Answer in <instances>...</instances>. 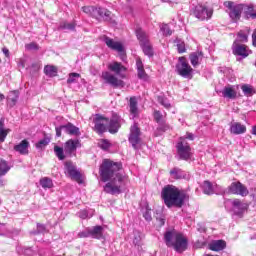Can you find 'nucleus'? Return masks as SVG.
Returning <instances> with one entry per match:
<instances>
[{
	"label": "nucleus",
	"mask_w": 256,
	"mask_h": 256,
	"mask_svg": "<svg viewBox=\"0 0 256 256\" xmlns=\"http://www.w3.org/2000/svg\"><path fill=\"white\" fill-rule=\"evenodd\" d=\"M123 169V165L109 159H104L100 166L101 181L106 183L104 186L105 193L110 195L121 194V185L123 183V175L119 173ZM108 181V182H107Z\"/></svg>",
	"instance_id": "obj_1"
},
{
	"label": "nucleus",
	"mask_w": 256,
	"mask_h": 256,
	"mask_svg": "<svg viewBox=\"0 0 256 256\" xmlns=\"http://www.w3.org/2000/svg\"><path fill=\"white\" fill-rule=\"evenodd\" d=\"M161 197L164 204L169 209H171V207L181 208L185 205V201H187V193L179 190V188L173 185H166L162 189Z\"/></svg>",
	"instance_id": "obj_2"
},
{
	"label": "nucleus",
	"mask_w": 256,
	"mask_h": 256,
	"mask_svg": "<svg viewBox=\"0 0 256 256\" xmlns=\"http://www.w3.org/2000/svg\"><path fill=\"white\" fill-rule=\"evenodd\" d=\"M164 241L167 247H173L177 253H183L187 250V238L176 230H168L164 233Z\"/></svg>",
	"instance_id": "obj_3"
},
{
	"label": "nucleus",
	"mask_w": 256,
	"mask_h": 256,
	"mask_svg": "<svg viewBox=\"0 0 256 256\" xmlns=\"http://www.w3.org/2000/svg\"><path fill=\"white\" fill-rule=\"evenodd\" d=\"M224 7L227 8L226 13H228L230 19L233 23H237L241 19V14L243 13L244 5L236 4L233 1L224 2Z\"/></svg>",
	"instance_id": "obj_4"
},
{
	"label": "nucleus",
	"mask_w": 256,
	"mask_h": 256,
	"mask_svg": "<svg viewBox=\"0 0 256 256\" xmlns=\"http://www.w3.org/2000/svg\"><path fill=\"white\" fill-rule=\"evenodd\" d=\"M176 71L178 75L184 77V79H191L193 77V68L187 62L185 57H180L179 62L176 65Z\"/></svg>",
	"instance_id": "obj_5"
},
{
	"label": "nucleus",
	"mask_w": 256,
	"mask_h": 256,
	"mask_svg": "<svg viewBox=\"0 0 256 256\" xmlns=\"http://www.w3.org/2000/svg\"><path fill=\"white\" fill-rule=\"evenodd\" d=\"M192 15L200 21H205V19H211L213 16V9H209L203 5H197L193 8Z\"/></svg>",
	"instance_id": "obj_6"
},
{
	"label": "nucleus",
	"mask_w": 256,
	"mask_h": 256,
	"mask_svg": "<svg viewBox=\"0 0 256 256\" xmlns=\"http://www.w3.org/2000/svg\"><path fill=\"white\" fill-rule=\"evenodd\" d=\"M102 79L107 83L108 85H111L112 87H124L125 83L123 80L117 78V76L113 75L109 71L102 72Z\"/></svg>",
	"instance_id": "obj_7"
},
{
	"label": "nucleus",
	"mask_w": 256,
	"mask_h": 256,
	"mask_svg": "<svg viewBox=\"0 0 256 256\" xmlns=\"http://www.w3.org/2000/svg\"><path fill=\"white\" fill-rule=\"evenodd\" d=\"M228 193L233 195H241V197H247L249 195V190L241 182H233L228 187Z\"/></svg>",
	"instance_id": "obj_8"
},
{
	"label": "nucleus",
	"mask_w": 256,
	"mask_h": 256,
	"mask_svg": "<svg viewBox=\"0 0 256 256\" xmlns=\"http://www.w3.org/2000/svg\"><path fill=\"white\" fill-rule=\"evenodd\" d=\"M81 148V140L79 139H69L64 144V151L66 155L70 157L77 153V149Z\"/></svg>",
	"instance_id": "obj_9"
},
{
	"label": "nucleus",
	"mask_w": 256,
	"mask_h": 256,
	"mask_svg": "<svg viewBox=\"0 0 256 256\" xmlns=\"http://www.w3.org/2000/svg\"><path fill=\"white\" fill-rule=\"evenodd\" d=\"M178 156L183 161L191 159V147L185 141H181L177 144Z\"/></svg>",
	"instance_id": "obj_10"
},
{
	"label": "nucleus",
	"mask_w": 256,
	"mask_h": 256,
	"mask_svg": "<svg viewBox=\"0 0 256 256\" xmlns=\"http://www.w3.org/2000/svg\"><path fill=\"white\" fill-rule=\"evenodd\" d=\"M129 142L134 149H137V145L141 143V130L137 124H134L130 128Z\"/></svg>",
	"instance_id": "obj_11"
},
{
	"label": "nucleus",
	"mask_w": 256,
	"mask_h": 256,
	"mask_svg": "<svg viewBox=\"0 0 256 256\" xmlns=\"http://www.w3.org/2000/svg\"><path fill=\"white\" fill-rule=\"evenodd\" d=\"M94 123V129L97 133H105L107 131V125H109V119L101 116L100 114H96Z\"/></svg>",
	"instance_id": "obj_12"
},
{
	"label": "nucleus",
	"mask_w": 256,
	"mask_h": 256,
	"mask_svg": "<svg viewBox=\"0 0 256 256\" xmlns=\"http://www.w3.org/2000/svg\"><path fill=\"white\" fill-rule=\"evenodd\" d=\"M65 169L69 177H71V179H73L74 181H77V183H81V173L77 171V167L73 165V162H66Z\"/></svg>",
	"instance_id": "obj_13"
},
{
	"label": "nucleus",
	"mask_w": 256,
	"mask_h": 256,
	"mask_svg": "<svg viewBox=\"0 0 256 256\" xmlns=\"http://www.w3.org/2000/svg\"><path fill=\"white\" fill-rule=\"evenodd\" d=\"M94 19H103V21H109L111 19V11L107 10V8L96 7Z\"/></svg>",
	"instance_id": "obj_14"
},
{
	"label": "nucleus",
	"mask_w": 256,
	"mask_h": 256,
	"mask_svg": "<svg viewBox=\"0 0 256 256\" xmlns=\"http://www.w3.org/2000/svg\"><path fill=\"white\" fill-rule=\"evenodd\" d=\"M108 69L109 71H112V73H115V75H118L122 79L125 77V75L121 73H123V71H127V68H125V66H123V64L119 62H112L108 64Z\"/></svg>",
	"instance_id": "obj_15"
},
{
	"label": "nucleus",
	"mask_w": 256,
	"mask_h": 256,
	"mask_svg": "<svg viewBox=\"0 0 256 256\" xmlns=\"http://www.w3.org/2000/svg\"><path fill=\"white\" fill-rule=\"evenodd\" d=\"M232 210L234 211L235 215H242L243 211L247 209V204L241 202L239 199H234L231 201Z\"/></svg>",
	"instance_id": "obj_16"
},
{
	"label": "nucleus",
	"mask_w": 256,
	"mask_h": 256,
	"mask_svg": "<svg viewBox=\"0 0 256 256\" xmlns=\"http://www.w3.org/2000/svg\"><path fill=\"white\" fill-rule=\"evenodd\" d=\"M230 133L232 135H243V133H247V127L239 122H233L230 125Z\"/></svg>",
	"instance_id": "obj_17"
},
{
	"label": "nucleus",
	"mask_w": 256,
	"mask_h": 256,
	"mask_svg": "<svg viewBox=\"0 0 256 256\" xmlns=\"http://www.w3.org/2000/svg\"><path fill=\"white\" fill-rule=\"evenodd\" d=\"M104 42L109 47V49H113V51H118V53H123V44L121 42H115L113 39L109 37L104 38Z\"/></svg>",
	"instance_id": "obj_18"
},
{
	"label": "nucleus",
	"mask_w": 256,
	"mask_h": 256,
	"mask_svg": "<svg viewBox=\"0 0 256 256\" xmlns=\"http://www.w3.org/2000/svg\"><path fill=\"white\" fill-rule=\"evenodd\" d=\"M62 129H64L65 133L67 135H72L74 137H80L81 131L79 130V127L73 125L72 123H67L66 125H62Z\"/></svg>",
	"instance_id": "obj_19"
},
{
	"label": "nucleus",
	"mask_w": 256,
	"mask_h": 256,
	"mask_svg": "<svg viewBox=\"0 0 256 256\" xmlns=\"http://www.w3.org/2000/svg\"><path fill=\"white\" fill-rule=\"evenodd\" d=\"M119 127H121V124H119V116L113 115L112 119L110 121L108 120L107 129L109 133H117Z\"/></svg>",
	"instance_id": "obj_20"
},
{
	"label": "nucleus",
	"mask_w": 256,
	"mask_h": 256,
	"mask_svg": "<svg viewBox=\"0 0 256 256\" xmlns=\"http://www.w3.org/2000/svg\"><path fill=\"white\" fill-rule=\"evenodd\" d=\"M227 247V242L225 240H214L209 243V249L210 251H223Z\"/></svg>",
	"instance_id": "obj_21"
},
{
	"label": "nucleus",
	"mask_w": 256,
	"mask_h": 256,
	"mask_svg": "<svg viewBox=\"0 0 256 256\" xmlns=\"http://www.w3.org/2000/svg\"><path fill=\"white\" fill-rule=\"evenodd\" d=\"M234 55H239L240 57H249V50H247V46L245 45H239L237 42H234Z\"/></svg>",
	"instance_id": "obj_22"
},
{
	"label": "nucleus",
	"mask_w": 256,
	"mask_h": 256,
	"mask_svg": "<svg viewBox=\"0 0 256 256\" xmlns=\"http://www.w3.org/2000/svg\"><path fill=\"white\" fill-rule=\"evenodd\" d=\"M154 119L156 122L159 123V125H161L159 127L160 131H167L169 129V126L165 125V116L161 114V111L159 110L154 111Z\"/></svg>",
	"instance_id": "obj_23"
},
{
	"label": "nucleus",
	"mask_w": 256,
	"mask_h": 256,
	"mask_svg": "<svg viewBox=\"0 0 256 256\" xmlns=\"http://www.w3.org/2000/svg\"><path fill=\"white\" fill-rule=\"evenodd\" d=\"M14 150L20 155H27L29 153V141L22 140L18 145L14 146Z\"/></svg>",
	"instance_id": "obj_24"
},
{
	"label": "nucleus",
	"mask_w": 256,
	"mask_h": 256,
	"mask_svg": "<svg viewBox=\"0 0 256 256\" xmlns=\"http://www.w3.org/2000/svg\"><path fill=\"white\" fill-rule=\"evenodd\" d=\"M136 68L138 72V78L143 79L144 81H147L148 76H147V73H145V67L143 66V61H141V58H137Z\"/></svg>",
	"instance_id": "obj_25"
},
{
	"label": "nucleus",
	"mask_w": 256,
	"mask_h": 256,
	"mask_svg": "<svg viewBox=\"0 0 256 256\" xmlns=\"http://www.w3.org/2000/svg\"><path fill=\"white\" fill-rule=\"evenodd\" d=\"M135 33L138 41L140 42V45L149 43V36H147V33L143 31L141 27H137Z\"/></svg>",
	"instance_id": "obj_26"
},
{
	"label": "nucleus",
	"mask_w": 256,
	"mask_h": 256,
	"mask_svg": "<svg viewBox=\"0 0 256 256\" xmlns=\"http://www.w3.org/2000/svg\"><path fill=\"white\" fill-rule=\"evenodd\" d=\"M170 176L172 179H187V173L181 170V168H173L170 171Z\"/></svg>",
	"instance_id": "obj_27"
},
{
	"label": "nucleus",
	"mask_w": 256,
	"mask_h": 256,
	"mask_svg": "<svg viewBox=\"0 0 256 256\" xmlns=\"http://www.w3.org/2000/svg\"><path fill=\"white\" fill-rule=\"evenodd\" d=\"M7 101L9 107H15V105H17V101H19V91H11L8 95Z\"/></svg>",
	"instance_id": "obj_28"
},
{
	"label": "nucleus",
	"mask_w": 256,
	"mask_h": 256,
	"mask_svg": "<svg viewBox=\"0 0 256 256\" xmlns=\"http://www.w3.org/2000/svg\"><path fill=\"white\" fill-rule=\"evenodd\" d=\"M222 95L226 99H235L237 97V92L235 91V89H233V87L226 86L222 90Z\"/></svg>",
	"instance_id": "obj_29"
},
{
	"label": "nucleus",
	"mask_w": 256,
	"mask_h": 256,
	"mask_svg": "<svg viewBox=\"0 0 256 256\" xmlns=\"http://www.w3.org/2000/svg\"><path fill=\"white\" fill-rule=\"evenodd\" d=\"M11 132V129H5V120H0V143H3L7 139V135Z\"/></svg>",
	"instance_id": "obj_30"
},
{
	"label": "nucleus",
	"mask_w": 256,
	"mask_h": 256,
	"mask_svg": "<svg viewBox=\"0 0 256 256\" xmlns=\"http://www.w3.org/2000/svg\"><path fill=\"white\" fill-rule=\"evenodd\" d=\"M202 189H203V193H205V195H213V193H215V188H214L213 184L207 180L203 182Z\"/></svg>",
	"instance_id": "obj_31"
},
{
	"label": "nucleus",
	"mask_w": 256,
	"mask_h": 256,
	"mask_svg": "<svg viewBox=\"0 0 256 256\" xmlns=\"http://www.w3.org/2000/svg\"><path fill=\"white\" fill-rule=\"evenodd\" d=\"M90 237H94V239H101L103 237V227L95 226L90 229Z\"/></svg>",
	"instance_id": "obj_32"
},
{
	"label": "nucleus",
	"mask_w": 256,
	"mask_h": 256,
	"mask_svg": "<svg viewBox=\"0 0 256 256\" xmlns=\"http://www.w3.org/2000/svg\"><path fill=\"white\" fill-rule=\"evenodd\" d=\"M246 19H256V11L253 6H245L243 8Z\"/></svg>",
	"instance_id": "obj_33"
},
{
	"label": "nucleus",
	"mask_w": 256,
	"mask_h": 256,
	"mask_svg": "<svg viewBox=\"0 0 256 256\" xmlns=\"http://www.w3.org/2000/svg\"><path fill=\"white\" fill-rule=\"evenodd\" d=\"M203 56V53L201 52H193L192 54H190V63L193 67H197V65H199V59H201V57Z\"/></svg>",
	"instance_id": "obj_34"
},
{
	"label": "nucleus",
	"mask_w": 256,
	"mask_h": 256,
	"mask_svg": "<svg viewBox=\"0 0 256 256\" xmlns=\"http://www.w3.org/2000/svg\"><path fill=\"white\" fill-rule=\"evenodd\" d=\"M130 113L133 115V117H137V113L139 109L137 108V97L133 96L130 98Z\"/></svg>",
	"instance_id": "obj_35"
},
{
	"label": "nucleus",
	"mask_w": 256,
	"mask_h": 256,
	"mask_svg": "<svg viewBox=\"0 0 256 256\" xmlns=\"http://www.w3.org/2000/svg\"><path fill=\"white\" fill-rule=\"evenodd\" d=\"M249 33H251V30L249 28L240 30L237 34L239 41H241V43H247L249 39Z\"/></svg>",
	"instance_id": "obj_36"
},
{
	"label": "nucleus",
	"mask_w": 256,
	"mask_h": 256,
	"mask_svg": "<svg viewBox=\"0 0 256 256\" xmlns=\"http://www.w3.org/2000/svg\"><path fill=\"white\" fill-rule=\"evenodd\" d=\"M44 73L47 77H57V67L53 65H46L44 67Z\"/></svg>",
	"instance_id": "obj_37"
},
{
	"label": "nucleus",
	"mask_w": 256,
	"mask_h": 256,
	"mask_svg": "<svg viewBox=\"0 0 256 256\" xmlns=\"http://www.w3.org/2000/svg\"><path fill=\"white\" fill-rule=\"evenodd\" d=\"M11 170V166L9 163L3 159H0V175H7L9 171Z\"/></svg>",
	"instance_id": "obj_38"
},
{
	"label": "nucleus",
	"mask_w": 256,
	"mask_h": 256,
	"mask_svg": "<svg viewBox=\"0 0 256 256\" xmlns=\"http://www.w3.org/2000/svg\"><path fill=\"white\" fill-rule=\"evenodd\" d=\"M141 47L143 49L144 55H147L148 57H153V46H151L149 42L141 44Z\"/></svg>",
	"instance_id": "obj_39"
},
{
	"label": "nucleus",
	"mask_w": 256,
	"mask_h": 256,
	"mask_svg": "<svg viewBox=\"0 0 256 256\" xmlns=\"http://www.w3.org/2000/svg\"><path fill=\"white\" fill-rule=\"evenodd\" d=\"M40 185L43 189H51L53 187V180L48 177L40 179Z\"/></svg>",
	"instance_id": "obj_40"
},
{
	"label": "nucleus",
	"mask_w": 256,
	"mask_h": 256,
	"mask_svg": "<svg viewBox=\"0 0 256 256\" xmlns=\"http://www.w3.org/2000/svg\"><path fill=\"white\" fill-rule=\"evenodd\" d=\"M97 10V7L94 6H83L82 11L86 15H89V17H94L95 18V11Z\"/></svg>",
	"instance_id": "obj_41"
},
{
	"label": "nucleus",
	"mask_w": 256,
	"mask_h": 256,
	"mask_svg": "<svg viewBox=\"0 0 256 256\" xmlns=\"http://www.w3.org/2000/svg\"><path fill=\"white\" fill-rule=\"evenodd\" d=\"M94 213L95 210H81L78 215L80 219H91Z\"/></svg>",
	"instance_id": "obj_42"
},
{
	"label": "nucleus",
	"mask_w": 256,
	"mask_h": 256,
	"mask_svg": "<svg viewBox=\"0 0 256 256\" xmlns=\"http://www.w3.org/2000/svg\"><path fill=\"white\" fill-rule=\"evenodd\" d=\"M54 153L60 161H63V159H65V152L62 147L54 146Z\"/></svg>",
	"instance_id": "obj_43"
},
{
	"label": "nucleus",
	"mask_w": 256,
	"mask_h": 256,
	"mask_svg": "<svg viewBox=\"0 0 256 256\" xmlns=\"http://www.w3.org/2000/svg\"><path fill=\"white\" fill-rule=\"evenodd\" d=\"M174 43H176L178 53H185V51H187L185 48V42H183L181 39L176 38Z\"/></svg>",
	"instance_id": "obj_44"
},
{
	"label": "nucleus",
	"mask_w": 256,
	"mask_h": 256,
	"mask_svg": "<svg viewBox=\"0 0 256 256\" xmlns=\"http://www.w3.org/2000/svg\"><path fill=\"white\" fill-rule=\"evenodd\" d=\"M157 101L158 103H160V105H163V107H165L166 109H170L171 103H169V100L165 96L163 95L158 96Z\"/></svg>",
	"instance_id": "obj_45"
},
{
	"label": "nucleus",
	"mask_w": 256,
	"mask_h": 256,
	"mask_svg": "<svg viewBox=\"0 0 256 256\" xmlns=\"http://www.w3.org/2000/svg\"><path fill=\"white\" fill-rule=\"evenodd\" d=\"M75 27H77V24H75V22H72V23L64 22L60 24V29H68V31H75Z\"/></svg>",
	"instance_id": "obj_46"
},
{
	"label": "nucleus",
	"mask_w": 256,
	"mask_h": 256,
	"mask_svg": "<svg viewBox=\"0 0 256 256\" xmlns=\"http://www.w3.org/2000/svg\"><path fill=\"white\" fill-rule=\"evenodd\" d=\"M50 141L51 140H49V138H44V139L40 140L36 144L37 149H43V147H47V145H49Z\"/></svg>",
	"instance_id": "obj_47"
},
{
	"label": "nucleus",
	"mask_w": 256,
	"mask_h": 256,
	"mask_svg": "<svg viewBox=\"0 0 256 256\" xmlns=\"http://www.w3.org/2000/svg\"><path fill=\"white\" fill-rule=\"evenodd\" d=\"M241 89L244 95H247V96L253 95V87H251L250 85H243Z\"/></svg>",
	"instance_id": "obj_48"
},
{
	"label": "nucleus",
	"mask_w": 256,
	"mask_h": 256,
	"mask_svg": "<svg viewBox=\"0 0 256 256\" xmlns=\"http://www.w3.org/2000/svg\"><path fill=\"white\" fill-rule=\"evenodd\" d=\"M79 77H81V74L79 73H70L67 79V83L71 85V83H75V79H79Z\"/></svg>",
	"instance_id": "obj_49"
},
{
	"label": "nucleus",
	"mask_w": 256,
	"mask_h": 256,
	"mask_svg": "<svg viewBox=\"0 0 256 256\" xmlns=\"http://www.w3.org/2000/svg\"><path fill=\"white\" fill-rule=\"evenodd\" d=\"M41 233H47V228L43 224H37V230L32 232L33 235H39Z\"/></svg>",
	"instance_id": "obj_50"
},
{
	"label": "nucleus",
	"mask_w": 256,
	"mask_h": 256,
	"mask_svg": "<svg viewBox=\"0 0 256 256\" xmlns=\"http://www.w3.org/2000/svg\"><path fill=\"white\" fill-rule=\"evenodd\" d=\"M25 48L28 50V51H38L39 49V45L35 42H31L29 44H26L25 45Z\"/></svg>",
	"instance_id": "obj_51"
},
{
	"label": "nucleus",
	"mask_w": 256,
	"mask_h": 256,
	"mask_svg": "<svg viewBox=\"0 0 256 256\" xmlns=\"http://www.w3.org/2000/svg\"><path fill=\"white\" fill-rule=\"evenodd\" d=\"M78 237L80 239H85L87 237H91V229L88 228V229H86V230H84L82 232H79L78 233Z\"/></svg>",
	"instance_id": "obj_52"
},
{
	"label": "nucleus",
	"mask_w": 256,
	"mask_h": 256,
	"mask_svg": "<svg viewBox=\"0 0 256 256\" xmlns=\"http://www.w3.org/2000/svg\"><path fill=\"white\" fill-rule=\"evenodd\" d=\"M160 29L164 35H173V31H171V28H169V25L167 24H162Z\"/></svg>",
	"instance_id": "obj_53"
},
{
	"label": "nucleus",
	"mask_w": 256,
	"mask_h": 256,
	"mask_svg": "<svg viewBox=\"0 0 256 256\" xmlns=\"http://www.w3.org/2000/svg\"><path fill=\"white\" fill-rule=\"evenodd\" d=\"M99 147H101V149L106 150V149H109V147H111V143H109L108 140H101L99 142Z\"/></svg>",
	"instance_id": "obj_54"
},
{
	"label": "nucleus",
	"mask_w": 256,
	"mask_h": 256,
	"mask_svg": "<svg viewBox=\"0 0 256 256\" xmlns=\"http://www.w3.org/2000/svg\"><path fill=\"white\" fill-rule=\"evenodd\" d=\"M133 244L138 246L141 245V235L135 234L133 239Z\"/></svg>",
	"instance_id": "obj_55"
},
{
	"label": "nucleus",
	"mask_w": 256,
	"mask_h": 256,
	"mask_svg": "<svg viewBox=\"0 0 256 256\" xmlns=\"http://www.w3.org/2000/svg\"><path fill=\"white\" fill-rule=\"evenodd\" d=\"M143 217L145 218L146 221H151V210H146L143 214Z\"/></svg>",
	"instance_id": "obj_56"
},
{
	"label": "nucleus",
	"mask_w": 256,
	"mask_h": 256,
	"mask_svg": "<svg viewBox=\"0 0 256 256\" xmlns=\"http://www.w3.org/2000/svg\"><path fill=\"white\" fill-rule=\"evenodd\" d=\"M63 126L56 127V137H61V131H63Z\"/></svg>",
	"instance_id": "obj_57"
},
{
	"label": "nucleus",
	"mask_w": 256,
	"mask_h": 256,
	"mask_svg": "<svg viewBox=\"0 0 256 256\" xmlns=\"http://www.w3.org/2000/svg\"><path fill=\"white\" fill-rule=\"evenodd\" d=\"M220 73H224V75H227V73H230L231 70L229 68H219Z\"/></svg>",
	"instance_id": "obj_58"
},
{
	"label": "nucleus",
	"mask_w": 256,
	"mask_h": 256,
	"mask_svg": "<svg viewBox=\"0 0 256 256\" xmlns=\"http://www.w3.org/2000/svg\"><path fill=\"white\" fill-rule=\"evenodd\" d=\"M157 221L159 222L160 227H163V225H165V218H157Z\"/></svg>",
	"instance_id": "obj_59"
},
{
	"label": "nucleus",
	"mask_w": 256,
	"mask_h": 256,
	"mask_svg": "<svg viewBox=\"0 0 256 256\" xmlns=\"http://www.w3.org/2000/svg\"><path fill=\"white\" fill-rule=\"evenodd\" d=\"M186 139H189L190 141H193V139H194L193 134H191V133H187V135H186Z\"/></svg>",
	"instance_id": "obj_60"
},
{
	"label": "nucleus",
	"mask_w": 256,
	"mask_h": 256,
	"mask_svg": "<svg viewBox=\"0 0 256 256\" xmlns=\"http://www.w3.org/2000/svg\"><path fill=\"white\" fill-rule=\"evenodd\" d=\"M2 51L6 57H9V49L3 48Z\"/></svg>",
	"instance_id": "obj_61"
},
{
	"label": "nucleus",
	"mask_w": 256,
	"mask_h": 256,
	"mask_svg": "<svg viewBox=\"0 0 256 256\" xmlns=\"http://www.w3.org/2000/svg\"><path fill=\"white\" fill-rule=\"evenodd\" d=\"M3 175H0V187H3L5 185V180H3Z\"/></svg>",
	"instance_id": "obj_62"
},
{
	"label": "nucleus",
	"mask_w": 256,
	"mask_h": 256,
	"mask_svg": "<svg viewBox=\"0 0 256 256\" xmlns=\"http://www.w3.org/2000/svg\"><path fill=\"white\" fill-rule=\"evenodd\" d=\"M4 99H5V95H3L2 93H0V103H1V101H4Z\"/></svg>",
	"instance_id": "obj_63"
},
{
	"label": "nucleus",
	"mask_w": 256,
	"mask_h": 256,
	"mask_svg": "<svg viewBox=\"0 0 256 256\" xmlns=\"http://www.w3.org/2000/svg\"><path fill=\"white\" fill-rule=\"evenodd\" d=\"M252 133L253 135H256V126L253 127Z\"/></svg>",
	"instance_id": "obj_64"
}]
</instances>
